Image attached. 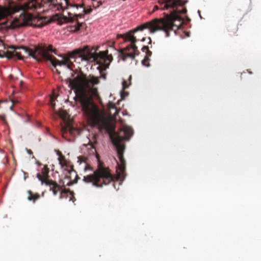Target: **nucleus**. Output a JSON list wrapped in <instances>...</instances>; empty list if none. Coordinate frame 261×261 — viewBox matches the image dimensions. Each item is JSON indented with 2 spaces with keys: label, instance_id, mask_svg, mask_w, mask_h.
<instances>
[{
  "label": "nucleus",
  "instance_id": "20",
  "mask_svg": "<svg viewBox=\"0 0 261 261\" xmlns=\"http://www.w3.org/2000/svg\"><path fill=\"white\" fill-rule=\"evenodd\" d=\"M142 64L143 65L148 67L149 66V59L145 57L144 59L142 61Z\"/></svg>",
  "mask_w": 261,
  "mask_h": 261
},
{
  "label": "nucleus",
  "instance_id": "19",
  "mask_svg": "<svg viewBox=\"0 0 261 261\" xmlns=\"http://www.w3.org/2000/svg\"><path fill=\"white\" fill-rule=\"evenodd\" d=\"M83 12H84V14H89L92 11V8H90V7H89V8H86L85 7H84V5L83 4Z\"/></svg>",
  "mask_w": 261,
  "mask_h": 261
},
{
  "label": "nucleus",
  "instance_id": "31",
  "mask_svg": "<svg viewBox=\"0 0 261 261\" xmlns=\"http://www.w3.org/2000/svg\"><path fill=\"white\" fill-rule=\"evenodd\" d=\"M1 102H2V101H0V104L1 103Z\"/></svg>",
  "mask_w": 261,
  "mask_h": 261
},
{
  "label": "nucleus",
  "instance_id": "5",
  "mask_svg": "<svg viewBox=\"0 0 261 261\" xmlns=\"http://www.w3.org/2000/svg\"><path fill=\"white\" fill-rule=\"evenodd\" d=\"M98 47H90V46H84L83 47V60L87 61L92 63L89 64L91 68L95 66V68L101 72L107 69L113 60L112 55L108 54V50L101 51L98 53H96Z\"/></svg>",
  "mask_w": 261,
  "mask_h": 261
},
{
  "label": "nucleus",
  "instance_id": "30",
  "mask_svg": "<svg viewBox=\"0 0 261 261\" xmlns=\"http://www.w3.org/2000/svg\"><path fill=\"white\" fill-rule=\"evenodd\" d=\"M79 7H82V5H79Z\"/></svg>",
  "mask_w": 261,
  "mask_h": 261
},
{
  "label": "nucleus",
  "instance_id": "4",
  "mask_svg": "<svg viewBox=\"0 0 261 261\" xmlns=\"http://www.w3.org/2000/svg\"><path fill=\"white\" fill-rule=\"evenodd\" d=\"M57 95L53 93L49 97V105L52 110V118L57 119L59 117L62 120L60 123V132L62 137L66 140L70 141L71 139L69 138V136L75 137L80 135V130L79 128L74 127L72 125V119L70 118L68 113L64 110L61 109L59 111L55 110L56 99Z\"/></svg>",
  "mask_w": 261,
  "mask_h": 261
},
{
  "label": "nucleus",
  "instance_id": "17",
  "mask_svg": "<svg viewBox=\"0 0 261 261\" xmlns=\"http://www.w3.org/2000/svg\"><path fill=\"white\" fill-rule=\"evenodd\" d=\"M131 76H129L128 79V81H123L122 82V88L123 90H124L128 88L129 85L130 84V81H131Z\"/></svg>",
  "mask_w": 261,
  "mask_h": 261
},
{
  "label": "nucleus",
  "instance_id": "25",
  "mask_svg": "<svg viewBox=\"0 0 261 261\" xmlns=\"http://www.w3.org/2000/svg\"><path fill=\"white\" fill-rule=\"evenodd\" d=\"M82 126H83V128L84 127H85V124H84L83 122Z\"/></svg>",
  "mask_w": 261,
  "mask_h": 261
},
{
  "label": "nucleus",
  "instance_id": "28",
  "mask_svg": "<svg viewBox=\"0 0 261 261\" xmlns=\"http://www.w3.org/2000/svg\"><path fill=\"white\" fill-rule=\"evenodd\" d=\"M85 24L83 22V24H82V26H83V28L85 27Z\"/></svg>",
  "mask_w": 261,
  "mask_h": 261
},
{
  "label": "nucleus",
  "instance_id": "21",
  "mask_svg": "<svg viewBox=\"0 0 261 261\" xmlns=\"http://www.w3.org/2000/svg\"><path fill=\"white\" fill-rule=\"evenodd\" d=\"M27 152H28L29 154H32L33 153V151L31 149H27Z\"/></svg>",
  "mask_w": 261,
  "mask_h": 261
},
{
  "label": "nucleus",
  "instance_id": "29",
  "mask_svg": "<svg viewBox=\"0 0 261 261\" xmlns=\"http://www.w3.org/2000/svg\"><path fill=\"white\" fill-rule=\"evenodd\" d=\"M12 103H13V105H14V104L15 103V102L14 100H12Z\"/></svg>",
  "mask_w": 261,
  "mask_h": 261
},
{
  "label": "nucleus",
  "instance_id": "12",
  "mask_svg": "<svg viewBox=\"0 0 261 261\" xmlns=\"http://www.w3.org/2000/svg\"><path fill=\"white\" fill-rule=\"evenodd\" d=\"M42 5L39 0H32L27 4V8L29 10H38L42 8Z\"/></svg>",
  "mask_w": 261,
  "mask_h": 261
},
{
  "label": "nucleus",
  "instance_id": "9",
  "mask_svg": "<svg viewBox=\"0 0 261 261\" xmlns=\"http://www.w3.org/2000/svg\"><path fill=\"white\" fill-rule=\"evenodd\" d=\"M83 180L87 183H92L94 186L101 187L113 181L114 177L108 169L99 167L96 171L93 172V174L85 176Z\"/></svg>",
  "mask_w": 261,
  "mask_h": 261
},
{
  "label": "nucleus",
  "instance_id": "22",
  "mask_svg": "<svg viewBox=\"0 0 261 261\" xmlns=\"http://www.w3.org/2000/svg\"><path fill=\"white\" fill-rule=\"evenodd\" d=\"M78 159H79V161L81 162H82V156H79Z\"/></svg>",
  "mask_w": 261,
  "mask_h": 261
},
{
  "label": "nucleus",
  "instance_id": "8",
  "mask_svg": "<svg viewBox=\"0 0 261 261\" xmlns=\"http://www.w3.org/2000/svg\"><path fill=\"white\" fill-rule=\"evenodd\" d=\"M57 3L55 4V7L58 11L59 10H63L64 12V14H56L54 15V19L57 20H63L65 21H73L75 20V23L73 25H71L69 27V31L71 32H75L78 31L82 24L77 21L78 17H82L81 14H73L70 12H67L66 14V11H65V8L69 5V0H56Z\"/></svg>",
  "mask_w": 261,
  "mask_h": 261
},
{
  "label": "nucleus",
  "instance_id": "27",
  "mask_svg": "<svg viewBox=\"0 0 261 261\" xmlns=\"http://www.w3.org/2000/svg\"><path fill=\"white\" fill-rule=\"evenodd\" d=\"M145 40V38H143L142 39V41H144Z\"/></svg>",
  "mask_w": 261,
  "mask_h": 261
},
{
  "label": "nucleus",
  "instance_id": "7",
  "mask_svg": "<svg viewBox=\"0 0 261 261\" xmlns=\"http://www.w3.org/2000/svg\"><path fill=\"white\" fill-rule=\"evenodd\" d=\"M42 174L38 173L37 177L42 182V184H45L49 188V190L53 192L54 195L60 193V198L69 197V200H75L74 193L71 191H67V190L63 189V188L59 185L56 181L49 179L48 173L49 169L47 165H44L42 169Z\"/></svg>",
  "mask_w": 261,
  "mask_h": 261
},
{
  "label": "nucleus",
  "instance_id": "11",
  "mask_svg": "<svg viewBox=\"0 0 261 261\" xmlns=\"http://www.w3.org/2000/svg\"><path fill=\"white\" fill-rule=\"evenodd\" d=\"M0 46H3L5 48L4 44L1 40ZM21 47H23L22 46H20L19 47H16V46H10L8 47L6 50L0 49V57H6L8 59L15 57L19 60H22V57L21 56V53L19 51V50L21 49Z\"/></svg>",
  "mask_w": 261,
  "mask_h": 261
},
{
  "label": "nucleus",
  "instance_id": "2",
  "mask_svg": "<svg viewBox=\"0 0 261 261\" xmlns=\"http://www.w3.org/2000/svg\"><path fill=\"white\" fill-rule=\"evenodd\" d=\"M159 5L154 6L153 11L156 10H167L169 14L164 13V17L160 18H154L151 21L146 22L138 26L135 29L129 32L119 35L123 38L125 41H129L131 44L125 48V50L129 51L132 49L133 51L126 53L123 50L120 52V56L123 60L127 58L134 59L136 55H138L139 51L135 44L137 39L132 34L138 32L143 31L145 29L149 31L150 33L153 34L158 31H163L165 33L166 37L169 36L171 31H176L179 29L182 23V18L180 14H185L187 10L185 7L187 2L183 0H159Z\"/></svg>",
  "mask_w": 261,
  "mask_h": 261
},
{
  "label": "nucleus",
  "instance_id": "16",
  "mask_svg": "<svg viewBox=\"0 0 261 261\" xmlns=\"http://www.w3.org/2000/svg\"><path fill=\"white\" fill-rule=\"evenodd\" d=\"M8 13V10L4 8V7H2L0 6V19L4 18Z\"/></svg>",
  "mask_w": 261,
  "mask_h": 261
},
{
  "label": "nucleus",
  "instance_id": "15",
  "mask_svg": "<svg viewBox=\"0 0 261 261\" xmlns=\"http://www.w3.org/2000/svg\"><path fill=\"white\" fill-rule=\"evenodd\" d=\"M142 50L143 51L146 53V58H147L149 59V58L151 56L152 52L149 49V47L148 46H144Z\"/></svg>",
  "mask_w": 261,
  "mask_h": 261
},
{
  "label": "nucleus",
  "instance_id": "23",
  "mask_svg": "<svg viewBox=\"0 0 261 261\" xmlns=\"http://www.w3.org/2000/svg\"><path fill=\"white\" fill-rule=\"evenodd\" d=\"M56 72H57V73L58 75H59V74H60V71H59V70H58V69H56Z\"/></svg>",
  "mask_w": 261,
  "mask_h": 261
},
{
  "label": "nucleus",
  "instance_id": "13",
  "mask_svg": "<svg viewBox=\"0 0 261 261\" xmlns=\"http://www.w3.org/2000/svg\"><path fill=\"white\" fill-rule=\"evenodd\" d=\"M24 25V22L19 20V19L15 18L10 22L8 27L11 29H15Z\"/></svg>",
  "mask_w": 261,
  "mask_h": 261
},
{
  "label": "nucleus",
  "instance_id": "18",
  "mask_svg": "<svg viewBox=\"0 0 261 261\" xmlns=\"http://www.w3.org/2000/svg\"><path fill=\"white\" fill-rule=\"evenodd\" d=\"M82 160H83V163H85V166L84 167V170L85 171H87L88 170H92V167L87 162V158L85 156H83Z\"/></svg>",
  "mask_w": 261,
  "mask_h": 261
},
{
  "label": "nucleus",
  "instance_id": "14",
  "mask_svg": "<svg viewBox=\"0 0 261 261\" xmlns=\"http://www.w3.org/2000/svg\"><path fill=\"white\" fill-rule=\"evenodd\" d=\"M28 193L29 194L28 196V200L33 201L34 202H35L40 197L38 193H34L31 191H29Z\"/></svg>",
  "mask_w": 261,
  "mask_h": 261
},
{
  "label": "nucleus",
  "instance_id": "26",
  "mask_svg": "<svg viewBox=\"0 0 261 261\" xmlns=\"http://www.w3.org/2000/svg\"><path fill=\"white\" fill-rule=\"evenodd\" d=\"M149 43H151V38H149Z\"/></svg>",
  "mask_w": 261,
  "mask_h": 261
},
{
  "label": "nucleus",
  "instance_id": "24",
  "mask_svg": "<svg viewBox=\"0 0 261 261\" xmlns=\"http://www.w3.org/2000/svg\"><path fill=\"white\" fill-rule=\"evenodd\" d=\"M37 164L39 166H41V164L40 163H39V162H37Z\"/></svg>",
  "mask_w": 261,
  "mask_h": 261
},
{
  "label": "nucleus",
  "instance_id": "6",
  "mask_svg": "<svg viewBox=\"0 0 261 261\" xmlns=\"http://www.w3.org/2000/svg\"><path fill=\"white\" fill-rule=\"evenodd\" d=\"M98 47H90V46H84L83 47V60L87 61L92 63L89 64L91 68L95 66V68L101 72L107 69L113 60L112 55L108 54V50L101 51L98 53H96Z\"/></svg>",
  "mask_w": 261,
  "mask_h": 261
},
{
  "label": "nucleus",
  "instance_id": "32",
  "mask_svg": "<svg viewBox=\"0 0 261 261\" xmlns=\"http://www.w3.org/2000/svg\"><path fill=\"white\" fill-rule=\"evenodd\" d=\"M20 0H19V1H20Z\"/></svg>",
  "mask_w": 261,
  "mask_h": 261
},
{
  "label": "nucleus",
  "instance_id": "1",
  "mask_svg": "<svg viewBox=\"0 0 261 261\" xmlns=\"http://www.w3.org/2000/svg\"><path fill=\"white\" fill-rule=\"evenodd\" d=\"M83 114L88 123L100 128L106 129L110 138L115 146L119 163H117V176L118 178H123L125 175V161L123 157L125 145L124 140H129L133 134L130 126L125 125L117 133L114 127L111 125L93 101V97L96 94V89L93 87L97 84L98 80L93 76L87 77L83 73Z\"/></svg>",
  "mask_w": 261,
  "mask_h": 261
},
{
  "label": "nucleus",
  "instance_id": "10",
  "mask_svg": "<svg viewBox=\"0 0 261 261\" xmlns=\"http://www.w3.org/2000/svg\"><path fill=\"white\" fill-rule=\"evenodd\" d=\"M55 151L58 156L57 159L60 167L64 172V176H65L64 180H68L67 182L65 180L63 181V187L70 186L76 183L80 178L74 170L70 161H68L59 150H55Z\"/></svg>",
  "mask_w": 261,
  "mask_h": 261
},
{
  "label": "nucleus",
  "instance_id": "3",
  "mask_svg": "<svg viewBox=\"0 0 261 261\" xmlns=\"http://www.w3.org/2000/svg\"><path fill=\"white\" fill-rule=\"evenodd\" d=\"M21 49L38 61L42 60H47L50 61L55 67L57 66H66L74 72V74H72L73 79H67L66 83L74 91V96L72 98L73 101H71V105L73 107H76L80 112L82 111V48H79L64 56L61 61L49 54L48 51L56 53V51L51 45L46 48L34 47V48H30L28 47H21Z\"/></svg>",
  "mask_w": 261,
  "mask_h": 261
}]
</instances>
